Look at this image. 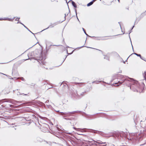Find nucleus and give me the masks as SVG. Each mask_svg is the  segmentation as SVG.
Segmentation results:
<instances>
[{"instance_id":"1","label":"nucleus","mask_w":146,"mask_h":146,"mask_svg":"<svg viewBox=\"0 0 146 146\" xmlns=\"http://www.w3.org/2000/svg\"><path fill=\"white\" fill-rule=\"evenodd\" d=\"M49 127V126L48 124L44 123L41 126L40 129L43 132H45L48 131Z\"/></svg>"},{"instance_id":"2","label":"nucleus","mask_w":146,"mask_h":146,"mask_svg":"<svg viewBox=\"0 0 146 146\" xmlns=\"http://www.w3.org/2000/svg\"><path fill=\"white\" fill-rule=\"evenodd\" d=\"M143 87L141 86H139V87L137 89V91L139 93L142 92H143Z\"/></svg>"},{"instance_id":"3","label":"nucleus","mask_w":146,"mask_h":146,"mask_svg":"<svg viewBox=\"0 0 146 146\" xmlns=\"http://www.w3.org/2000/svg\"><path fill=\"white\" fill-rule=\"evenodd\" d=\"M96 141L93 140V141H86V143L88 144V145H89L91 146L92 145L95 144V143Z\"/></svg>"},{"instance_id":"4","label":"nucleus","mask_w":146,"mask_h":146,"mask_svg":"<svg viewBox=\"0 0 146 146\" xmlns=\"http://www.w3.org/2000/svg\"><path fill=\"white\" fill-rule=\"evenodd\" d=\"M61 85L62 86H63V89L64 90L68 87V86L66 83H62L61 84Z\"/></svg>"},{"instance_id":"5","label":"nucleus","mask_w":146,"mask_h":146,"mask_svg":"<svg viewBox=\"0 0 146 146\" xmlns=\"http://www.w3.org/2000/svg\"><path fill=\"white\" fill-rule=\"evenodd\" d=\"M110 36H104L102 38L100 39V40H108V39H110V38H109V37Z\"/></svg>"},{"instance_id":"6","label":"nucleus","mask_w":146,"mask_h":146,"mask_svg":"<svg viewBox=\"0 0 146 146\" xmlns=\"http://www.w3.org/2000/svg\"><path fill=\"white\" fill-rule=\"evenodd\" d=\"M96 1V0H93L91 2H90V3H88L87 5V6H89L93 4L94 2Z\"/></svg>"},{"instance_id":"7","label":"nucleus","mask_w":146,"mask_h":146,"mask_svg":"<svg viewBox=\"0 0 146 146\" xmlns=\"http://www.w3.org/2000/svg\"><path fill=\"white\" fill-rule=\"evenodd\" d=\"M15 18V17H13V19H10L9 18H7L4 19V20H8V21H12Z\"/></svg>"},{"instance_id":"8","label":"nucleus","mask_w":146,"mask_h":146,"mask_svg":"<svg viewBox=\"0 0 146 146\" xmlns=\"http://www.w3.org/2000/svg\"><path fill=\"white\" fill-rule=\"evenodd\" d=\"M72 5L74 7H75V8L76 7H77L76 5V3H75L74 2V1H72Z\"/></svg>"},{"instance_id":"9","label":"nucleus","mask_w":146,"mask_h":146,"mask_svg":"<svg viewBox=\"0 0 146 146\" xmlns=\"http://www.w3.org/2000/svg\"><path fill=\"white\" fill-rule=\"evenodd\" d=\"M143 75V76H144L145 79H146L145 77L146 76V72H144Z\"/></svg>"},{"instance_id":"10","label":"nucleus","mask_w":146,"mask_h":146,"mask_svg":"<svg viewBox=\"0 0 146 146\" xmlns=\"http://www.w3.org/2000/svg\"><path fill=\"white\" fill-rule=\"evenodd\" d=\"M46 62H43L42 61H41V64H42L44 65L45 64Z\"/></svg>"},{"instance_id":"11","label":"nucleus","mask_w":146,"mask_h":146,"mask_svg":"<svg viewBox=\"0 0 146 146\" xmlns=\"http://www.w3.org/2000/svg\"><path fill=\"white\" fill-rule=\"evenodd\" d=\"M29 94V92H27L26 94H23L24 95H25V96H27Z\"/></svg>"},{"instance_id":"12","label":"nucleus","mask_w":146,"mask_h":146,"mask_svg":"<svg viewBox=\"0 0 146 146\" xmlns=\"http://www.w3.org/2000/svg\"><path fill=\"white\" fill-rule=\"evenodd\" d=\"M20 18L18 17H17L15 19V20L16 21H18Z\"/></svg>"},{"instance_id":"13","label":"nucleus","mask_w":146,"mask_h":146,"mask_svg":"<svg viewBox=\"0 0 146 146\" xmlns=\"http://www.w3.org/2000/svg\"><path fill=\"white\" fill-rule=\"evenodd\" d=\"M95 142H96V143H101V144H102V143H103L101 141H100V142H98L97 141H96Z\"/></svg>"},{"instance_id":"14","label":"nucleus","mask_w":146,"mask_h":146,"mask_svg":"<svg viewBox=\"0 0 146 146\" xmlns=\"http://www.w3.org/2000/svg\"><path fill=\"white\" fill-rule=\"evenodd\" d=\"M122 83V82H119V81L118 82V83H115V84H118V83H119L120 84H121V83Z\"/></svg>"},{"instance_id":"15","label":"nucleus","mask_w":146,"mask_h":146,"mask_svg":"<svg viewBox=\"0 0 146 146\" xmlns=\"http://www.w3.org/2000/svg\"><path fill=\"white\" fill-rule=\"evenodd\" d=\"M66 114V113H63V112H61V115H65Z\"/></svg>"},{"instance_id":"16","label":"nucleus","mask_w":146,"mask_h":146,"mask_svg":"<svg viewBox=\"0 0 146 146\" xmlns=\"http://www.w3.org/2000/svg\"><path fill=\"white\" fill-rule=\"evenodd\" d=\"M135 54L138 56H141V55L140 54H137L136 53H135Z\"/></svg>"},{"instance_id":"17","label":"nucleus","mask_w":146,"mask_h":146,"mask_svg":"<svg viewBox=\"0 0 146 146\" xmlns=\"http://www.w3.org/2000/svg\"><path fill=\"white\" fill-rule=\"evenodd\" d=\"M82 29H83V30L84 31L85 33L86 34V31H85L84 29L83 28H82Z\"/></svg>"},{"instance_id":"18","label":"nucleus","mask_w":146,"mask_h":146,"mask_svg":"<svg viewBox=\"0 0 146 146\" xmlns=\"http://www.w3.org/2000/svg\"><path fill=\"white\" fill-rule=\"evenodd\" d=\"M96 49L97 50H98L99 51H101V52H102V50H99V49Z\"/></svg>"},{"instance_id":"19","label":"nucleus","mask_w":146,"mask_h":146,"mask_svg":"<svg viewBox=\"0 0 146 146\" xmlns=\"http://www.w3.org/2000/svg\"><path fill=\"white\" fill-rule=\"evenodd\" d=\"M83 83V82H80V83H77V84H80V83Z\"/></svg>"},{"instance_id":"20","label":"nucleus","mask_w":146,"mask_h":146,"mask_svg":"<svg viewBox=\"0 0 146 146\" xmlns=\"http://www.w3.org/2000/svg\"><path fill=\"white\" fill-rule=\"evenodd\" d=\"M106 145H103V146H106Z\"/></svg>"}]
</instances>
